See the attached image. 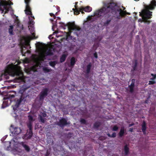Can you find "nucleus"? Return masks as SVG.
<instances>
[{
  "label": "nucleus",
  "mask_w": 156,
  "mask_h": 156,
  "mask_svg": "<svg viewBox=\"0 0 156 156\" xmlns=\"http://www.w3.org/2000/svg\"><path fill=\"white\" fill-rule=\"evenodd\" d=\"M39 55L36 56L33 55L32 60L34 62V64L30 68V70L34 72L37 71L42 66L45 56L51 55L53 54L54 49L51 45H48L41 44L39 48Z\"/></svg>",
  "instance_id": "obj_1"
},
{
  "label": "nucleus",
  "mask_w": 156,
  "mask_h": 156,
  "mask_svg": "<svg viewBox=\"0 0 156 156\" xmlns=\"http://www.w3.org/2000/svg\"><path fill=\"white\" fill-rule=\"evenodd\" d=\"M103 4V7L100 9L95 11L94 13V16L99 17L111 11L112 12H114L119 15V17H117L119 19L121 17L120 16H123L127 13L126 11L122 10L115 2L112 1H104Z\"/></svg>",
  "instance_id": "obj_2"
},
{
  "label": "nucleus",
  "mask_w": 156,
  "mask_h": 156,
  "mask_svg": "<svg viewBox=\"0 0 156 156\" xmlns=\"http://www.w3.org/2000/svg\"><path fill=\"white\" fill-rule=\"evenodd\" d=\"M26 4V9L25 10V13L28 15H30L29 16V26H28L29 30L32 36H27V37H23L22 39L20 42L21 46L22 53H23V48H25V46L29 45V41L31 39L35 38V33L34 29L33 28V25L34 23L33 20L34 19V16H32L31 11L29 5V3L30 0H24Z\"/></svg>",
  "instance_id": "obj_3"
},
{
  "label": "nucleus",
  "mask_w": 156,
  "mask_h": 156,
  "mask_svg": "<svg viewBox=\"0 0 156 156\" xmlns=\"http://www.w3.org/2000/svg\"><path fill=\"white\" fill-rule=\"evenodd\" d=\"M15 75L20 76V79H22L23 74L20 67L17 65L11 64L8 66L5 70L1 75V80L4 79H8L10 76H13Z\"/></svg>",
  "instance_id": "obj_4"
},
{
  "label": "nucleus",
  "mask_w": 156,
  "mask_h": 156,
  "mask_svg": "<svg viewBox=\"0 0 156 156\" xmlns=\"http://www.w3.org/2000/svg\"><path fill=\"white\" fill-rule=\"evenodd\" d=\"M4 145L5 149L7 150L12 149L20 152L22 149V147L27 151H29L30 150L29 147L25 143L23 142H19L16 138L12 139L10 142H5Z\"/></svg>",
  "instance_id": "obj_5"
},
{
  "label": "nucleus",
  "mask_w": 156,
  "mask_h": 156,
  "mask_svg": "<svg viewBox=\"0 0 156 156\" xmlns=\"http://www.w3.org/2000/svg\"><path fill=\"white\" fill-rule=\"evenodd\" d=\"M155 6L156 0H153L149 5L145 6V9L142 10V12L140 14L141 15L144 22L145 23H149L147 20L151 17L152 12L150 11L149 10L154 9Z\"/></svg>",
  "instance_id": "obj_6"
},
{
  "label": "nucleus",
  "mask_w": 156,
  "mask_h": 156,
  "mask_svg": "<svg viewBox=\"0 0 156 156\" xmlns=\"http://www.w3.org/2000/svg\"><path fill=\"white\" fill-rule=\"evenodd\" d=\"M59 24H60V26L64 29H66L65 27L67 26L69 32H65V35L66 38L70 36L72 31H78L80 30V29L79 27L75 24L74 23H69L67 25H65L64 23L62 22H59Z\"/></svg>",
  "instance_id": "obj_7"
},
{
  "label": "nucleus",
  "mask_w": 156,
  "mask_h": 156,
  "mask_svg": "<svg viewBox=\"0 0 156 156\" xmlns=\"http://www.w3.org/2000/svg\"><path fill=\"white\" fill-rule=\"evenodd\" d=\"M11 92L13 93V94H8L7 98H4V101L3 102L2 106V108H4L6 107L9 106L11 102L10 99L13 98L14 97L15 95L16 94L15 92L14 91H12Z\"/></svg>",
  "instance_id": "obj_8"
},
{
  "label": "nucleus",
  "mask_w": 156,
  "mask_h": 156,
  "mask_svg": "<svg viewBox=\"0 0 156 156\" xmlns=\"http://www.w3.org/2000/svg\"><path fill=\"white\" fill-rule=\"evenodd\" d=\"M29 119V122L28 123L27 125L29 128L30 130L29 132H27L26 133V135L27 139H29L32 136V132L31 130V127L32 126V122L33 121V119L31 116H29L28 117Z\"/></svg>",
  "instance_id": "obj_9"
},
{
  "label": "nucleus",
  "mask_w": 156,
  "mask_h": 156,
  "mask_svg": "<svg viewBox=\"0 0 156 156\" xmlns=\"http://www.w3.org/2000/svg\"><path fill=\"white\" fill-rule=\"evenodd\" d=\"M10 130L11 133L14 135H18L21 132L20 128L11 125L10 128Z\"/></svg>",
  "instance_id": "obj_10"
},
{
  "label": "nucleus",
  "mask_w": 156,
  "mask_h": 156,
  "mask_svg": "<svg viewBox=\"0 0 156 156\" xmlns=\"http://www.w3.org/2000/svg\"><path fill=\"white\" fill-rule=\"evenodd\" d=\"M92 10V8L88 6H87L84 8L83 7H81L79 8L78 9H76L75 10H74V13L78 14L80 12H81L83 13V11L86 12H90Z\"/></svg>",
  "instance_id": "obj_11"
},
{
  "label": "nucleus",
  "mask_w": 156,
  "mask_h": 156,
  "mask_svg": "<svg viewBox=\"0 0 156 156\" xmlns=\"http://www.w3.org/2000/svg\"><path fill=\"white\" fill-rule=\"evenodd\" d=\"M48 91V89L46 88L44 89L43 90V91L42 92L40 96V99L41 100L43 99L44 97L46 96V95H47Z\"/></svg>",
  "instance_id": "obj_12"
},
{
  "label": "nucleus",
  "mask_w": 156,
  "mask_h": 156,
  "mask_svg": "<svg viewBox=\"0 0 156 156\" xmlns=\"http://www.w3.org/2000/svg\"><path fill=\"white\" fill-rule=\"evenodd\" d=\"M67 124V122L66 120L64 119H62L60 120V122L58 125L61 127H62L64 125Z\"/></svg>",
  "instance_id": "obj_13"
},
{
  "label": "nucleus",
  "mask_w": 156,
  "mask_h": 156,
  "mask_svg": "<svg viewBox=\"0 0 156 156\" xmlns=\"http://www.w3.org/2000/svg\"><path fill=\"white\" fill-rule=\"evenodd\" d=\"M21 101V99L20 98L19 100H18L16 104L14 106H13V109L14 111L16 110L17 108L18 107Z\"/></svg>",
  "instance_id": "obj_14"
},
{
  "label": "nucleus",
  "mask_w": 156,
  "mask_h": 156,
  "mask_svg": "<svg viewBox=\"0 0 156 156\" xmlns=\"http://www.w3.org/2000/svg\"><path fill=\"white\" fill-rule=\"evenodd\" d=\"M135 80L132 79V83L131 85L129 86L130 91L132 92L133 91V88L134 87Z\"/></svg>",
  "instance_id": "obj_15"
},
{
  "label": "nucleus",
  "mask_w": 156,
  "mask_h": 156,
  "mask_svg": "<svg viewBox=\"0 0 156 156\" xmlns=\"http://www.w3.org/2000/svg\"><path fill=\"white\" fill-rule=\"evenodd\" d=\"M146 124L145 122H143V123L142 125V130L144 134H145L146 133V132H145V130H146Z\"/></svg>",
  "instance_id": "obj_16"
},
{
  "label": "nucleus",
  "mask_w": 156,
  "mask_h": 156,
  "mask_svg": "<svg viewBox=\"0 0 156 156\" xmlns=\"http://www.w3.org/2000/svg\"><path fill=\"white\" fill-rule=\"evenodd\" d=\"M151 75L153 76V78L151 79L152 80H150L149 81V84H153L155 83V81H154V79L156 77V75H154L153 74H151Z\"/></svg>",
  "instance_id": "obj_17"
},
{
  "label": "nucleus",
  "mask_w": 156,
  "mask_h": 156,
  "mask_svg": "<svg viewBox=\"0 0 156 156\" xmlns=\"http://www.w3.org/2000/svg\"><path fill=\"white\" fill-rule=\"evenodd\" d=\"M124 153L125 155H127L129 152V148L127 145L124 147Z\"/></svg>",
  "instance_id": "obj_18"
},
{
  "label": "nucleus",
  "mask_w": 156,
  "mask_h": 156,
  "mask_svg": "<svg viewBox=\"0 0 156 156\" xmlns=\"http://www.w3.org/2000/svg\"><path fill=\"white\" fill-rule=\"evenodd\" d=\"M51 20L52 24V29H53V30H54V29L55 28V27L56 26V23L55 21H54L52 20L51 19Z\"/></svg>",
  "instance_id": "obj_19"
},
{
  "label": "nucleus",
  "mask_w": 156,
  "mask_h": 156,
  "mask_svg": "<svg viewBox=\"0 0 156 156\" xmlns=\"http://www.w3.org/2000/svg\"><path fill=\"white\" fill-rule=\"evenodd\" d=\"M27 89V88H26L25 86L23 85L19 91V93L21 94H22L23 93V92Z\"/></svg>",
  "instance_id": "obj_20"
},
{
  "label": "nucleus",
  "mask_w": 156,
  "mask_h": 156,
  "mask_svg": "<svg viewBox=\"0 0 156 156\" xmlns=\"http://www.w3.org/2000/svg\"><path fill=\"white\" fill-rule=\"evenodd\" d=\"M13 26H11L9 27V33L11 35L13 34Z\"/></svg>",
  "instance_id": "obj_21"
},
{
  "label": "nucleus",
  "mask_w": 156,
  "mask_h": 156,
  "mask_svg": "<svg viewBox=\"0 0 156 156\" xmlns=\"http://www.w3.org/2000/svg\"><path fill=\"white\" fill-rule=\"evenodd\" d=\"M124 128L122 127L121 128L119 132V136H122L124 133Z\"/></svg>",
  "instance_id": "obj_22"
},
{
  "label": "nucleus",
  "mask_w": 156,
  "mask_h": 156,
  "mask_svg": "<svg viewBox=\"0 0 156 156\" xmlns=\"http://www.w3.org/2000/svg\"><path fill=\"white\" fill-rule=\"evenodd\" d=\"M66 55L65 54H63L60 58V61L61 62H63L65 60Z\"/></svg>",
  "instance_id": "obj_23"
},
{
  "label": "nucleus",
  "mask_w": 156,
  "mask_h": 156,
  "mask_svg": "<svg viewBox=\"0 0 156 156\" xmlns=\"http://www.w3.org/2000/svg\"><path fill=\"white\" fill-rule=\"evenodd\" d=\"M91 66V65L90 63L87 66V73H88L90 70V68Z\"/></svg>",
  "instance_id": "obj_24"
},
{
  "label": "nucleus",
  "mask_w": 156,
  "mask_h": 156,
  "mask_svg": "<svg viewBox=\"0 0 156 156\" xmlns=\"http://www.w3.org/2000/svg\"><path fill=\"white\" fill-rule=\"evenodd\" d=\"M75 58L74 57H73L71 58V65L73 66L75 64Z\"/></svg>",
  "instance_id": "obj_25"
},
{
  "label": "nucleus",
  "mask_w": 156,
  "mask_h": 156,
  "mask_svg": "<svg viewBox=\"0 0 156 156\" xmlns=\"http://www.w3.org/2000/svg\"><path fill=\"white\" fill-rule=\"evenodd\" d=\"M43 70L45 73H48L49 72H50L51 69H49L47 67H44L43 68Z\"/></svg>",
  "instance_id": "obj_26"
},
{
  "label": "nucleus",
  "mask_w": 156,
  "mask_h": 156,
  "mask_svg": "<svg viewBox=\"0 0 156 156\" xmlns=\"http://www.w3.org/2000/svg\"><path fill=\"white\" fill-rule=\"evenodd\" d=\"M15 25H16L17 26L19 27L20 26V21L19 20L16 18L15 21Z\"/></svg>",
  "instance_id": "obj_27"
},
{
  "label": "nucleus",
  "mask_w": 156,
  "mask_h": 156,
  "mask_svg": "<svg viewBox=\"0 0 156 156\" xmlns=\"http://www.w3.org/2000/svg\"><path fill=\"white\" fill-rule=\"evenodd\" d=\"M30 62V60L28 58H26L23 61L24 63H28Z\"/></svg>",
  "instance_id": "obj_28"
},
{
  "label": "nucleus",
  "mask_w": 156,
  "mask_h": 156,
  "mask_svg": "<svg viewBox=\"0 0 156 156\" xmlns=\"http://www.w3.org/2000/svg\"><path fill=\"white\" fill-rule=\"evenodd\" d=\"M49 64L51 66L54 67L55 65V62H51L49 63Z\"/></svg>",
  "instance_id": "obj_29"
},
{
  "label": "nucleus",
  "mask_w": 156,
  "mask_h": 156,
  "mask_svg": "<svg viewBox=\"0 0 156 156\" xmlns=\"http://www.w3.org/2000/svg\"><path fill=\"white\" fill-rule=\"evenodd\" d=\"M108 136H111L112 137H114L116 136V133H113L112 136H110L109 134H108Z\"/></svg>",
  "instance_id": "obj_30"
},
{
  "label": "nucleus",
  "mask_w": 156,
  "mask_h": 156,
  "mask_svg": "<svg viewBox=\"0 0 156 156\" xmlns=\"http://www.w3.org/2000/svg\"><path fill=\"white\" fill-rule=\"evenodd\" d=\"M118 129V127L116 126H115L113 128L112 130L114 131H116Z\"/></svg>",
  "instance_id": "obj_31"
},
{
  "label": "nucleus",
  "mask_w": 156,
  "mask_h": 156,
  "mask_svg": "<svg viewBox=\"0 0 156 156\" xmlns=\"http://www.w3.org/2000/svg\"><path fill=\"white\" fill-rule=\"evenodd\" d=\"M40 120H41V121L43 122V123H44V121H45V119H44V118H42V117H40Z\"/></svg>",
  "instance_id": "obj_32"
},
{
  "label": "nucleus",
  "mask_w": 156,
  "mask_h": 156,
  "mask_svg": "<svg viewBox=\"0 0 156 156\" xmlns=\"http://www.w3.org/2000/svg\"><path fill=\"white\" fill-rule=\"evenodd\" d=\"M50 15L51 16H53L54 17V19H55L56 18V17L55 16V15L52 13H50Z\"/></svg>",
  "instance_id": "obj_33"
},
{
  "label": "nucleus",
  "mask_w": 156,
  "mask_h": 156,
  "mask_svg": "<svg viewBox=\"0 0 156 156\" xmlns=\"http://www.w3.org/2000/svg\"><path fill=\"white\" fill-rule=\"evenodd\" d=\"M80 122L82 123H85V121L84 119H81V120H80Z\"/></svg>",
  "instance_id": "obj_34"
},
{
  "label": "nucleus",
  "mask_w": 156,
  "mask_h": 156,
  "mask_svg": "<svg viewBox=\"0 0 156 156\" xmlns=\"http://www.w3.org/2000/svg\"><path fill=\"white\" fill-rule=\"evenodd\" d=\"M93 16L92 15H91L90 16H89L87 18V20H90L91 19H92V17Z\"/></svg>",
  "instance_id": "obj_35"
},
{
  "label": "nucleus",
  "mask_w": 156,
  "mask_h": 156,
  "mask_svg": "<svg viewBox=\"0 0 156 156\" xmlns=\"http://www.w3.org/2000/svg\"><path fill=\"white\" fill-rule=\"evenodd\" d=\"M6 138V136H5L4 137H3L1 139V140L2 141H3L4 140H5V138Z\"/></svg>",
  "instance_id": "obj_36"
},
{
  "label": "nucleus",
  "mask_w": 156,
  "mask_h": 156,
  "mask_svg": "<svg viewBox=\"0 0 156 156\" xmlns=\"http://www.w3.org/2000/svg\"><path fill=\"white\" fill-rule=\"evenodd\" d=\"M12 115L15 117H16V113L15 112H14L13 114H12Z\"/></svg>",
  "instance_id": "obj_37"
},
{
  "label": "nucleus",
  "mask_w": 156,
  "mask_h": 156,
  "mask_svg": "<svg viewBox=\"0 0 156 156\" xmlns=\"http://www.w3.org/2000/svg\"><path fill=\"white\" fill-rule=\"evenodd\" d=\"M94 55L96 58H97V56L96 53H94Z\"/></svg>",
  "instance_id": "obj_38"
},
{
  "label": "nucleus",
  "mask_w": 156,
  "mask_h": 156,
  "mask_svg": "<svg viewBox=\"0 0 156 156\" xmlns=\"http://www.w3.org/2000/svg\"><path fill=\"white\" fill-rule=\"evenodd\" d=\"M42 115L44 117H45L46 116V114L45 113H43Z\"/></svg>",
  "instance_id": "obj_39"
},
{
  "label": "nucleus",
  "mask_w": 156,
  "mask_h": 156,
  "mask_svg": "<svg viewBox=\"0 0 156 156\" xmlns=\"http://www.w3.org/2000/svg\"><path fill=\"white\" fill-rule=\"evenodd\" d=\"M133 125V124H131L129 125V126H131Z\"/></svg>",
  "instance_id": "obj_40"
},
{
  "label": "nucleus",
  "mask_w": 156,
  "mask_h": 156,
  "mask_svg": "<svg viewBox=\"0 0 156 156\" xmlns=\"http://www.w3.org/2000/svg\"><path fill=\"white\" fill-rule=\"evenodd\" d=\"M136 62H135V66H136Z\"/></svg>",
  "instance_id": "obj_41"
},
{
  "label": "nucleus",
  "mask_w": 156,
  "mask_h": 156,
  "mask_svg": "<svg viewBox=\"0 0 156 156\" xmlns=\"http://www.w3.org/2000/svg\"><path fill=\"white\" fill-rule=\"evenodd\" d=\"M51 35L49 37H49V39H50V38H51Z\"/></svg>",
  "instance_id": "obj_42"
},
{
  "label": "nucleus",
  "mask_w": 156,
  "mask_h": 156,
  "mask_svg": "<svg viewBox=\"0 0 156 156\" xmlns=\"http://www.w3.org/2000/svg\"><path fill=\"white\" fill-rule=\"evenodd\" d=\"M57 18H58V19H60V18L59 17H57Z\"/></svg>",
  "instance_id": "obj_43"
},
{
  "label": "nucleus",
  "mask_w": 156,
  "mask_h": 156,
  "mask_svg": "<svg viewBox=\"0 0 156 156\" xmlns=\"http://www.w3.org/2000/svg\"><path fill=\"white\" fill-rule=\"evenodd\" d=\"M132 129H130V130H129V131H132Z\"/></svg>",
  "instance_id": "obj_44"
},
{
  "label": "nucleus",
  "mask_w": 156,
  "mask_h": 156,
  "mask_svg": "<svg viewBox=\"0 0 156 156\" xmlns=\"http://www.w3.org/2000/svg\"><path fill=\"white\" fill-rule=\"evenodd\" d=\"M77 3H78V2H75V4L76 5L77 4Z\"/></svg>",
  "instance_id": "obj_45"
},
{
  "label": "nucleus",
  "mask_w": 156,
  "mask_h": 156,
  "mask_svg": "<svg viewBox=\"0 0 156 156\" xmlns=\"http://www.w3.org/2000/svg\"><path fill=\"white\" fill-rule=\"evenodd\" d=\"M122 7L123 8V9L124 10L125 9V8H124V7Z\"/></svg>",
  "instance_id": "obj_46"
},
{
  "label": "nucleus",
  "mask_w": 156,
  "mask_h": 156,
  "mask_svg": "<svg viewBox=\"0 0 156 156\" xmlns=\"http://www.w3.org/2000/svg\"><path fill=\"white\" fill-rule=\"evenodd\" d=\"M58 9H59V8L58 7V8H57V9H58Z\"/></svg>",
  "instance_id": "obj_47"
},
{
  "label": "nucleus",
  "mask_w": 156,
  "mask_h": 156,
  "mask_svg": "<svg viewBox=\"0 0 156 156\" xmlns=\"http://www.w3.org/2000/svg\"><path fill=\"white\" fill-rule=\"evenodd\" d=\"M134 69L135 70V68H134Z\"/></svg>",
  "instance_id": "obj_48"
}]
</instances>
